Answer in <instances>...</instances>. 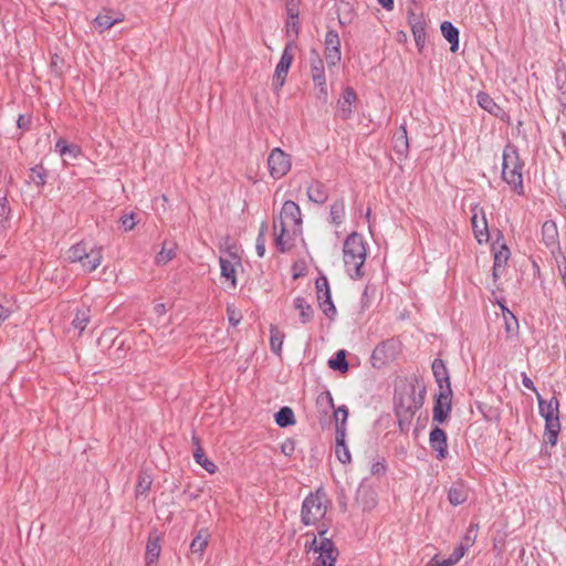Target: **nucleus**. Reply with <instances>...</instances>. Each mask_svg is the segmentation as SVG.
I'll return each instance as SVG.
<instances>
[{"label": "nucleus", "instance_id": "obj_18", "mask_svg": "<svg viewBox=\"0 0 566 566\" xmlns=\"http://www.w3.org/2000/svg\"><path fill=\"white\" fill-rule=\"evenodd\" d=\"M281 221L285 223L289 221L293 226H301L302 213L300 206L292 200L284 201L280 212V222Z\"/></svg>", "mask_w": 566, "mask_h": 566}, {"label": "nucleus", "instance_id": "obj_5", "mask_svg": "<svg viewBox=\"0 0 566 566\" xmlns=\"http://www.w3.org/2000/svg\"><path fill=\"white\" fill-rule=\"evenodd\" d=\"M538 413L544 418V440L551 447L557 444L558 436L562 430L559 419V400L556 397H552L549 400H545L539 394H537Z\"/></svg>", "mask_w": 566, "mask_h": 566}, {"label": "nucleus", "instance_id": "obj_10", "mask_svg": "<svg viewBox=\"0 0 566 566\" xmlns=\"http://www.w3.org/2000/svg\"><path fill=\"white\" fill-rule=\"evenodd\" d=\"M471 226L474 238L479 243L488 242L490 233L484 209L479 203H474L471 206Z\"/></svg>", "mask_w": 566, "mask_h": 566}, {"label": "nucleus", "instance_id": "obj_54", "mask_svg": "<svg viewBox=\"0 0 566 566\" xmlns=\"http://www.w3.org/2000/svg\"><path fill=\"white\" fill-rule=\"evenodd\" d=\"M316 403L319 407H325L327 409H334V399L329 391L322 392L317 399Z\"/></svg>", "mask_w": 566, "mask_h": 566}, {"label": "nucleus", "instance_id": "obj_63", "mask_svg": "<svg viewBox=\"0 0 566 566\" xmlns=\"http://www.w3.org/2000/svg\"><path fill=\"white\" fill-rule=\"evenodd\" d=\"M31 120L24 115H19L17 119V126L21 129L28 130L30 128Z\"/></svg>", "mask_w": 566, "mask_h": 566}, {"label": "nucleus", "instance_id": "obj_20", "mask_svg": "<svg viewBox=\"0 0 566 566\" xmlns=\"http://www.w3.org/2000/svg\"><path fill=\"white\" fill-rule=\"evenodd\" d=\"M306 196L310 201L316 205H324L328 199V189L319 180H312L306 188Z\"/></svg>", "mask_w": 566, "mask_h": 566}, {"label": "nucleus", "instance_id": "obj_57", "mask_svg": "<svg viewBox=\"0 0 566 566\" xmlns=\"http://www.w3.org/2000/svg\"><path fill=\"white\" fill-rule=\"evenodd\" d=\"M300 1L298 0H286V14L290 19H298L300 9H298Z\"/></svg>", "mask_w": 566, "mask_h": 566}, {"label": "nucleus", "instance_id": "obj_29", "mask_svg": "<svg viewBox=\"0 0 566 566\" xmlns=\"http://www.w3.org/2000/svg\"><path fill=\"white\" fill-rule=\"evenodd\" d=\"M92 250V245L84 240L73 244L66 252V258L70 263H76L82 258L87 256V253Z\"/></svg>", "mask_w": 566, "mask_h": 566}, {"label": "nucleus", "instance_id": "obj_33", "mask_svg": "<svg viewBox=\"0 0 566 566\" xmlns=\"http://www.w3.org/2000/svg\"><path fill=\"white\" fill-rule=\"evenodd\" d=\"M468 500V491L462 484L452 485L448 491V501L451 505L458 506Z\"/></svg>", "mask_w": 566, "mask_h": 566}, {"label": "nucleus", "instance_id": "obj_46", "mask_svg": "<svg viewBox=\"0 0 566 566\" xmlns=\"http://www.w3.org/2000/svg\"><path fill=\"white\" fill-rule=\"evenodd\" d=\"M510 254V249L505 244H502L500 249L494 252V265L497 268H505Z\"/></svg>", "mask_w": 566, "mask_h": 566}, {"label": "nucleus", "instance_id": "obj_37", "mask_svg": "<svg viewBox=\"0 0 566 566\" xmlns=\"http://www.w3.org/2000/svg\"><path fill=\"white\" fill-rule=\"evenodd\" d=\"M91 321L90 308L83 307L76 311L75 316L72 321V326L83 333L87 324Z\"/></svg>", "mask_w": 566, "mask_h": 566}, {"label": "nucleus", "instance_id": "obj_9", "mask_svg": "<svg viewBox=\"0 0 566 566\" xmlns=\"http://www.w3.org/2000/svg\"><path fill=\"white\" fill-rule=\"evenodd\" d=\"M311 75L314 83V86L319 90V97L324 101L327 99V86H326V76H325V65L321 55L316 51L311 52Z\"/></svg>", "mask_w": 566, "mask_h": 566}, {"label": "nucleus", "instance_id": "obj_22", "mask_svg": "<svg viewBox=\"0 0 566 566\" xmlns=\"http://www.w3.org/2000/svg\"><path fill=\"white\" fill-rule=\"evenodd\" d=\"M348 408L345 405L334 410L335 436L338 443H343L347 431Z\"/></svg>", "mask_w": 566, "mask_h": 566}, {"label": "nucleus", "instance_id": "obj_13", "mask_svg": "<svg viewBox=\"0 0 566 566\" xmlns=\"http://www.w3.org/2000/svg\"><path fill=\"white\" fill-rule=\"evenodd\" d=\"M294 39H291L286 42L284 50L282 52L281 59L275 67L274 73V82H276L280 86L284 84L286 74L291 67V64L293 62L294 55H293V48H294Z\"/></svg>", "mask_w": 566, "mask_h": 566}, {"label": "nucleus", "instance_id": "obj_24", "mask_svg": "<svg viewBox=\"0 0 566 566\" xmlns=\"http://www.w3.org/2000/svg\"><path fill=\"white\" fill-rule=\"evenodd\" d=\"M275 247L280 252H285L291 248V235L284 221L280 222V229L274 221Z\"/></svg>", "mask_w": 566, "mask_h": 566}, {"label": "nucleus", "instance_id": "obj_4", "mask_svg": "<svg viewBox=\"0 0 566 566\" xmlns=\"http://www.w3.org/2000/svg\"><path fill=\"white\" fill-rule=\"evenodd\" d=\"M523 166L517 147L507 144L502 154V179L520 196L524 195Z\"/></svg>", "mask_w": 566, "mask_h": 566}, {"label": "nucleus", "instance_id": "obj_47", "mask_svg": "<svg viewBox=\"0 0 566 566\" xmlns=\"http://www.w3.org/2000/svg\"><path fill=\"white\" fill-rule=\"evenodd\" d=\"M478 531V524H470L460 544H462L469 549L476 539Z\"/></svg>", "mask_w": 566, "mask_h": 566}, {"label": "nucleus", "instance_id": "obj_34", "mask_svg": "<svg viewBox=\"0 0 566 566\" xmlns=\"http://www.w3.org/2000/svg\"><path fill=\"white\" fill-rule=\"evenodd\" d=\"M176 244L164 242L161 250L155 256V263L157 265H165L171 261L176 255Z\"/></svg>", "mask_w": 566, "mask_h": 566}, {"label": "nucleus", "instance_id": "obj_60", "mask_svg": "<svg viewBox=\"0 0 566 566\" xmlns=\"http://www.w3.org/2000/svg\"><path fill=\"white\" fill-rule=\"evenodd\" d=\"M455 563L449 556L446 559L439 560L437 556H434L429 563L424 566H453Z\"/></svg>", "mask_w": 566, "mask_h": 566}, {"label": "nucleus", "instance_id": "obj_39", "mask_svg": "<svg viewBox=\"0 0 566 566\" xmlns=\"http://www.w3.org/2000/svg\"><path fill=\"white\" fill-rule=\"evenodd\" d=\"M29 182L42 188L46 184L48 170L42 165H35L30 169Z\"/></svg>", "mask_w": 566, "mask_h": 566}, {"label": "nucleus", "instance_id": "obj_27", "mask_svg": "<svg viewBox=\"0 0 566 566\" xmlns=\"http://www.w3.org/2000/svg\"><path fill=\"white\" fill-rule=\"evenodd\" d=\"M293 304L294 307L300 312V322L302 324H308L313 321L314 310L303 296H296L293 301Z\"/></svg>", "mask_w": 566, "mask_h": 566}, {"label": "nucleus", "instance_id": "obj_19", "mask_svg": "<svg viewBox=\"0 0 566 566\" xmlns=\"http://www.w3.org/2000/svg\"><path fill=\"white\" fill-rule=\"evenodd\" d=\"M161 545L160 538L156 531L151 532L148 535V541L146 545V554H145V566H156L157 560L160 556Z\"/></svg>", "mask_w": 566, "mask_h": 566}, {"label": "nucleus", "instance_id": "obj_43", "mask_svg": "<svg viewBox=\"0 0 566 566\" xmlns=\"http://www.w3.org/2000/svg\"><path fill=\"white\" fill-rule=\"evenodd\" d=\"M11 216V207L8 200V191L0 195V226H3Z\"/></svg>", "mask_w": 566, "mask_h": 566}, {"label": "nucleus", "instance_id": "obj_15", "mask_svg": "<svg viewBox=\"0 0 566 566\" xmlns=\"http://www.w3.org/2000/svg\"><path fill=\"white\" fill-rule=\"evenodd\" d=\"M366 479H364L357 488L355 500L364 511L373 510L377 504L375 491L365 485Z\"/></svg>", "mask_w": 566, "mask_h": 566}, {"label": "nucleus", "instance_id": "obj_31", "mask_svg": "<svg viewBox=\"0 0 566 566\" xmlns=\"http://www.w3.org/2000/svg\"><path fill=\"white\" fill-rule=\"evenodd\" d=\"M346 216L345 201L343 198L335 200L329 208V222L334 226H340Z\"/></svg>", "mask_w": 566, "mask_h": 566}, {"label": "nucleus", "instance_id": "obj_8", "mask_svg": "<svg viewBox=\"0 0 566 566\" xmlns=\"http://www.w3.org/2000/svg\"><path fill=\"white\" fill-rule=\"evenodd\" d=\"M452 389L447 386L443 391H439L434 397V403L432 409L433 422L441 424L450 416L452 410Z\"/></svg>", "mask_w": 566, "mask_h": 566}, {"label": "nucleus", "instance_id": "obj_61", "mask_svg": "<svg viewBox=\"0 0 566 566\" xmlns=\"http://www.w3.org/2000/svg\"><path fill=\"white\" fill-rule=\"evenodd\" d=\"M521 377H522V384L525 388L532 390L533 392H535V395L537 396V394H539L533 382V380L525 374V373H522L521 374Z\"/></svg>", "mask_w": 566, "mask_h": 566}, {"label": "nucleus", "instance_id": "obj_30", "mask_svg": "<svg viewBox=\"0 0 566 566\" xmlns=\"http://www.w3.org/2000/svg\"><path fill=\"white\" fill-rule=\"evenodd\" d=\"M54 150L61 157L70 156L71 158H77L82 150L81 147L75 144H69L66 139L59 138L54 145Z\"/></svg>", "mask_w": 566, "mask_h": 566}, {"label": "nucleus", "instance_id": "obj_62", "mask_svg": "<svg viewBox=\"0 0 566 566\" xmlns=\"http://www.w3.org/2000/svg\"><path fill=\"white\" fill-rule=\"evenodd\" d=\"M294 450H295V446H294V441H292V440H287V441L283 442L281 446V451L285 455H289V457L292 455Z\"/></svg>", "mask_w": 566, "mask_h": 566}, {"label": "nucleus", "instance_id": "obj_16", "mask_svg": "<svg viewBox=\"0 0 566 566\" xmlns=\"http://www.w3.org/2000/svg\"><path fill=\"white\" fill-rule=\"evenodd\" d=\"M103 261V247L101 245H92V250L87 253V256L81 259L76 263L81 264L82 270L85 273H92L95 271Z\"/></svg>", "mask_w": 566, "mask_h": 566}, {"label": "nucleus", "instance_id": "obj_35", "mask_svg": "<svg viewBox=\"0 0 566 566\" xmlns=\"http://www.w3.org/2000/svg\"><path fill=\"white\" fill-rule=\"evenodd\" d=\"M476 101L481 108L489 112L492 115H497L501 107L494 102V99L485 92H479L476 94Z\"/></svg>", "mask_w": 566, "mask_h": 566}, {"label": "nucleus", "instance_id": "obj_38", "mask_svg": "<svg viewBox=\"0 0 566 566\" xmlns=\"http://www.w3.org/2000/svg\"><path fill=\"white\" fill-rule=\"evenodd\" d=\"M283 342H284V334L276 326H271V328H270V346H271V350L277 356H280L282 353Z\"/></svg>", "mask_w": 566, "mask_h": 566}, {"label": "nucleus", "instance_id": "obj_42", "mask_svg": "<svg viewBox=\"0 0 566 566\" xmlns=\"http://www.w3.org/2000/svg\"><path fill=\"white\" fill-rule=\"evenodd\" d=\"M555 85L557 90V102L559 104L566 103V74L557 73L555 76Z\"/></svg>", "mask_w": 566, "mask_h": 566}, {"label": "nucleus", "instance_id": "obj_2", "mask_svg": "<svg viewBox=\"0 0 566 566\" xmlns=\"http://www.w3.org/2000/svg\"><path fill=\"white\" fill-rule=\"evenodd\" d=\"M367 248L365 239L357 232H352L344 241L343 260L348 275L358 280L364 276L363 266L366 261Z\"/></svg>", "mask_w": 566, "mask_h": 566}, {"label": "nucleus", "instance_id": "obj_6", "mask_svg": "<svg viewBox=\"0 0 566 566\" xmlns=\"http://www.w3.org/2000/svg\"><path fill=\"white\" fill-rule=\"evenodd\" d=\"M328 501L322 491L311 492L303 501L301 521L304 525H316L327 512Z\"/></svg>", "mask_w": 566, "mask_h": 566}, {"label": "nucleus", "instance_id": "obj_59", "mask_svg": "<svg viewBox=\"0 0 566 566\" xmlns=\"http://www.w3.org/2000/svg\"><path fill=\"white\" fill-rule=\"evenodd\" d=\"M468 552V548L462 544H459L454 547L453 552L450 554L451 559L457 564Z\"/></svg>", "mask_w": 566, "mask_h": 566}, {"label": "nucleus", "instance_id": "obj_26", "mask_svg": "<svg viewBox=\"0 0 566 566\" xmlns=\"http://www.w3.org/2000/svg\"><path fill=\"white\" fill-rule=\"evenodd\" d=\"M192 442L197 447L196 450L193 451L195 461L200 467H202L207 472L214 473L217 471V465L213 463V461H211L205 455V452L200 447V440L195 434L192 436Z\"/></svg>", "mask_w": 566, "mask_h": 566}, {"label": "nucleus", "instance_id": "obj_32", "mask_svg": "<svg viewBox=\"0 0 566 566\" xmlns=\"http://www.w3.org/2000/svg\"><path fill=\"white\" fill-rule=\"evenodd\" d=\"M275 423L280 428H287L295 424V415L291 407L284 406L274 415Z\"/></svg>", "mask_w": 566, "mask_h": 566}, {"label": "nucleus", "instance_id": "obj_64", "mask_svg": "<svg viewBox=\"0 0 566 566\" xmlns=\"http://www.w3.org/2000/svg\"><path fill=\"white\" fill-rule=\"evenodd\" d=\"M413 39H415L416 46L421 52L426 45L427 33L420 34V36L416 35V36H413Z\"/></svg>", "mask_w": 566, "mask_h": 566}, {"label": "nucleus", "instance_id": "obj_53", "mask_svg": "<svg viewBox=\"0 0 566 566\" xmlns=\"http://www.w3.org/2000/svg\"><path fill=\"white\" fill-rule=\"evenodd\" d=\"M387 472V464L384 458H379L371 463L370 473L373 475H385Z\"/></svg>", "mask_w": 566, "mask_h": 566}, {"label": "nucleus", "instance_id": "obj_28", "mask_svg": "<svg viewBox=\"0 0 566 566\" xmlns=\"http://www.w3.org/2000/svg\"><path fill=\"white\" fill-rule=\"evenodd\" d=\"M542 239L547 248L555 247L558 243V232L554 221L548 220L543 223Z\"/></svg>", "mask_w": 566, "mask_h": 566}, {"label": "nucleus", "instance_id": "obj_49", "mask_svg": "<svg viewBox=\"0 0 566 566\" xmlns=\"http://www.w3.org/2000/svg\"><path fill=\"white\" fill-rule=\"evenodd\" d=\"M505 329L509 335H514L518 329V321L507 308H504Z\"/></svg>", "mask_w": 566, "mask_h": 566}, {"label": "nucleus", "instance_id": "obj_7", "mask_svg": "<svg viewBox=\"0 0 566 566\" xmlns=\"http://www.w3.org/2000/svg\"><path fill=\"white\" fill-rule=\"evenodd\" d=\"M268 167L270 176L279 180L283 178L291 170L292 161L291 156L283 151L280 147L271 150L268 157Z\"/></svg>", "mask_w": 566, "mask_h": 566}, {"label": "nucleus", "instance_id": "obj_48", "mask_svg": "<svg viewBox=\"0 0 566 566\" xmlns=\"http://www.w3.org/2000/svg\"><path fill=\"white\" fill-rule=\"evenodd\" d=\"M335 441H336L335 453H336L338 461L344 464L349 463L352 460V457H350V452L346 446V438H344V441L340 444L338 443V441L336 439H335Z\"/></svg>", "mask_w": 566, "mask_h": 566}, {"label": "nucleus", "instance_id": "obj_40", "mask_svg": "<svg viewBox=\"0 0 566 566\" xmlns=\"http://www.w3.org/2000/svg\"><path fill=\"white\" fill-rule=\"evenodd\" d=\"M328 367L333 370L346 373L348 370V361L346 360V352L338 350L333 358L328 360Z\"/></svg>", "mask_w": 566, "mask_h": 566}, {"label": "nucleus", "instance_id": "obj_25", "mask_svg": "<svg viewBox=\"0 0 566 566\" xmlns=\"http://www.w3.org/2000/svg\"><path fill=\"white\" fill-rule=\"evenodd\" d=\"M443 38L450 43V51L455 53L459 50L460 32L450 21H443L440 25Z\"/></svg>", "mask_w": 566, "mask_h": 566}, {"label": "nucleus", "instance_id": "obj_41", "mask_svg": "<svg viewBox=\"0 0 566 566\" xmlns=\"http://www.w3.org/2000/svg\"><path fill=\"white\" fill-rule=\"evenodd\" d=\"M408 22L410 24L413 36H420V34L426 33V22L422 15L409 12Z\"/></svg>", "mask_w": 566, "mask_h": 566}, {"label": "nucleus", "instance_id": "obj_58", "mask_svg": "<svg viewBox=\"0 0 566 566\" xmlns=\"http://www.w3.org/2000/svg\"><path fill=\"white\" fill-rule=\"evenodd\" d=\"M286 33L289 36L292 35L293 33V36L296 38L297 34H298V19H290L287 18V21H286Z\"/></svg>", "mask_w": 566, "mask_h": 566}, {"label": "nucleus", "instance_id": "obj_51", "mask_svg": "<svg viewBox=\"0 0 566 566\" xmlns=\"http://www.w3.org/2000/svg\"><path fill=\"white\" fill-rule=\"evenodd\" d=\"M151 486V479L147 474H140L138 476V482L136 485V493L137 494H146Z\"/></svg>", "mask_w": 566, "mask_h": 566}, {"label": "nucleus", "instance_id": "obj_14", "mask_svg": "<svg viewBox=\"0 0 566 566\" xmlns=\"http://www.w3.org/2000/svg\"><path fill=\"white\" fill-rule=\"evenodd\" d=\"M430 448L437 452V458L443 460L448 455V438L443 429L436 426L431 428L429 433Z\"/></svg>", "mask_w": 566, "mask_h": 566}, {"label": "nucleus", "instance_id": "obj_1", "mask_svg": "<svg viewBox=\"0 0 566 566\" xmlns=\"http://www.w3.org/2000/svg\"><path fill=\"white\" fill-rule=\"evenodd\" d=\"M426 387L419 390L415 380L402 379L395 388L394 412L397 418L398 428L401 432H407L411 421L424 402Z\"/></svg>", "mask_w": 566, "mask_h": 566}, {"label": "nucleus", "instance_id": "obj_56", "mask_svg": "<svg viewBox=\"0 0 566 566\" xmlns=\"http://www.w3.org/2000/svg\"><path fill=\"white\" fill-rule=\"evenodd\" d=\"M120 227L124 231H130L134 229L136 222H135V214L133 212L126 213L120 217L119 219Z\"/></svg>", "mask_w": 566, "mask_h": 566}, {"label": "nucleus", "instance_id": "obj_17", "mask_svg": "<svg viewBox=\"0 0 566 566\" xmlns=\"http://www.w3.org/2000/svg\"><path fill=\"white\" fill-rule=\"evenodd\" d=\"M392 147L400 159H406L409 154V139L406 123L401 124L392 137Z\"/></svg>", "mask_w": 566, "mask_h": 566}, {"label": "nucleus", "instance_id": "obj_36", "mask_svg": "<svg viewBox=\"0 0 566 566\" xmlns=\"http://www.w3.org/2000/svg\"><path fill=\"white\" fill-rule=\"evenodd\" d=\"M221 276L231 282V286H237L235 269L231 260L226 258L219 259Z\"/></svg>", "mask_w": 566, "mask_h": 566}, {"label": "nucleus", "instance_id": "obj_21", "mask_svg": "<svg viewBox=\"0 0 566 566\" xmlns=\"http://www.w3.org/2000/svg\"><path fill=\"white\" fill-rule=\"evenodd\" d=\"M211 534L208 528H200L193 536L190 543V553L196 555L199 559L202 558L205 551L207 549Z\"/></svg>", "mask_w": 566, "mask_h": 566}, {"label": "nucleus", "instance_id": "obj_44", "mask_svg": "<svg viewBox=\"0 0 566 566\" xmlns=\"http://www.w3.org/2000/svg\"><path fill=\"white\" fill-rule=\"evenodd\" d=\"M116 22H117L116 19H113L112 17H109L107 14H98L94 19V27L99 32H104V31L111 29Z\"/></svg>", "mask_w": 566, "mask_h": 566}, {"label": "nucleus", "instance_id": "obj_23", "mask_svg": "<svg viewBox=\"0 0 566 566\" xmlns=\"http://www.w3.org/2000/svg\"><path fill=\"white\" fill-rule=\"evenodd\" d=\"M431 369L440 391H443L447 386L451 387L449 371L442 359L436 358L432 361Z\"/></svg>", "mask_w": 566, "mask_h": 566}, {"label": "nucleus", "instance_id": "obj_3", "mask_svg": "<svg viewBox=\"0 0 566 566\" xmlns=\"http://www.w3.org/2000/svg\"><path fill=\"white\" fill-rule=\"evenodd\" d=\"M327 532L328 526L323 523L317 528V536L314 533H306V536H312L313 538L311 542L305 543V551L318 554L314 562L315 566H335L339 555L335 543L325 536Z\"/></svg>", "mask_w": 566, "mask_h": 566}, {"label": "nucleus", "instance_id": "obj_55", "mask_svg": "<svg viewBox=\"0 0 566 566\" xmlns=\"http://www.w3.org/2000/svg\"><path fill=\"white\" fill-rule=\"evenodd\" d=\"M265 229H266V226L264 223H262L260 233H259V235L256 238V242H255L256 253L260 258L264 256V254H265V239H264Z\"/></svg>", "mask_w": 566, "mask_h": 566}, {"label": "nucleus", "instance_id": "obj_52", "mask_svg": "<svg viewBox=\"0 0 566 566\" xmlns=\"http://www.w3.org/2000/svg\"><path fill=\"white\" fill-rule=\"evenodd\" d=\"M324 56L329 67L336 66L342 59L340 50H324Z\"/></svg>", "mask_w": 566, "mask_h": 566}, {"label": "nucleus", "instance_id": "obj_12", "mask_svg": "<svg viewBox=\"0 0 566 566\" xmlns=\"http://www.w3.org/2000/svg\"><path fill=\"white\" fill-rule=\"evenodd\" d=\"M357 102V94L353 87L343 88L340 97L337 101L335 116L347 120L352 117Z\"/></svg>", "mask_w": 566, "mask_h": 566}, {"label": "nucleus", "instance_id": "obj_11", "mask_svg": "<svg viewBox=\"0 0 566 566\" xmlns=\"http://www.w3.org/2000/svg\"><path fill=\"white\" fill-rule=\"evenodd\" d=\"M317 301L324 314L333 318L336 315V307L332 301L329 283L326 276L316 279Z\"/></svg>", "mask_w": 566, "mask_h": 566}, {"label": "nucleus", "instance_id": "obj_45", "mask_svg": "<svg viewBox=\"0 0 566 566\" xmlns=\"http://www.w3.org/2000/svg\"><path fill=\"white\" fill-rule=\"evenodd\" d=\"M325 50H340V39L337 31L329 29L325 34Z\"/></svg>", "mask_w": 566, "mask_h": 566}, {"label": "nucleus", "instance_id": "obj_50", "mask_svg": "<svg viewBox=\"0 0 566 566\" xmlns=\"http://www.w3.org/2000/svg\"><path fill=\"white\" fill-rule=\"evenodd\" d=\"M227 316L231 326L237 327L242 321V314L237 310L234 304L227 305Z\"/></svg>", "mask_w": 566, "mask_h": 566}]
</instances>
